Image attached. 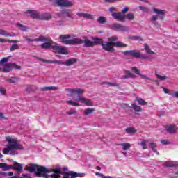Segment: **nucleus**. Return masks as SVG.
<instances>
[{"label":"nucleus","mask_w":178,"mask_h":178,"mask_svg":"<svg viewBox=\"0 0 178 178\" xmlns=\"http://www.w3.org/2000/svg\"><path fill=\"white\" fill-rule=\"evenodd\" d=\"M17 27H19L21 31H29V30H30V28H29V26H26L22 24H17Z\"/></svg>","instance_id":"2f4dec72"},{"label":"nucleus","mask_w":178,"mask_h":178,"mask_svg":"<svg viewBox=\"0 0 178 178\" xmlns=\"http://www.w3.org/2000/svg\"><path fill=\"white\" fill-rule=\"evenodd\" d=\"M171 177L172 178L178 177V171L175 170L172 175H171Z\"/></svg>","instance_id":"8fccbe9b"},{"label":"nucleus","mask_w":178,"mask_h":178,"mask_svg":"<svg viewBox=\"0 0 178 178\" xmlns=\"http://www.w3.org/2000/svg\"><path fill=\"white\" fill-rule=\"evenodd\" d=\"M76 15L79 17H83V19H88L89 20H92V19H94L92 15L86 13H77Z\"/></svg>","instance_id":"a211bd4d"},{"label":"nucleus","mask_w":178,"mask_h":178,"mask_svg":"<svg viewBox=\"0 0 178 178\" xmlns=\"http://www.w3.org/2000/svg\"><path fill=\"white\" fill-rule=\"evenodd\" d=\"M144 49L147 55H149L150 56H152V55H155V52L151 50V48L148 44H147V43L144 44Z\"/></svg>","instance_id":"6ab92c4d"},{"label":"nucleus","mask_w":178,"mask_h":178,"mask_svg":"<svg viewBox=\"0 0 178 178\" xmlns=\"http://www.w3.org/2000/svg\"><path fill=\"white\" fill-rule=\"evenodd\" d=\"M124 73L126 75L121 77V79H130V78L132 79L134 77H136V75L134 74H132L131 72H130V71H129V70H125Z\"/></svg>","instance_id":"393cba45"},{"label":"nucleus","mask_w":178,"mask_h":178,"mask_svg":"<svg viewBox=\"0 0 178 178\" xmlns=\"http://www.w3.org/2000/svg\"><path fill=\"white\" fill-rule=\"evenodd\" d=\"M125 55H128L129 56H134V58H140V59H147V57L140 52V51L137 50H130L125 51L124 52Z\"/></svg>","instance_id":"1a4fd4ad"},{"label":"nucleus","mask_w":178,"mask_h":178,"mask_svg":"<svg viewBox=\"0 0 178 178\" xmlns=\"http://www.w3.org/2000/svg\"><path fill=\"white\" fill-rule=\"evenodd\" d=\"M0 92L2 95H5V92H6V90H5V88H0Z\"/></svg>","instance_id":"5fc2aeb1"},{"label":"nucleus","mask_w":178,"mask_h":178,"mask_svg":"<svg viewBox=\"0 0 178 178\" xmlns=\"http://www.w3.org/2000/svg\"><path fill=\"white\" fill-rule=\"evenodd\" d=\"M52 172L53 174L50 175L51 178H75L84 177L86 176L85 173H78L73 171L63 172L60 166H57L55 169L52 170Z\"/></svg>","instance_id":"20e7f679"},{"label":"nucleus","mask_w":178,"mask_h":178,"mask_svg":"<svg viewBox=\"0 0 178 178\" xmlns=\"http://www.w3.org/2000/svg\"><path fill=\"white\" fill-rule=\"evenodd\" d=\"M6 169H14L17 172H22V170H23V164H20L17 162H15V164L10 166L6 164Z\"/></svg>","instance_id":"4468645a"},{"label":"nucleus","mask_w":178,"mask_h":178,"mask_svg":"<svg viewBox=\"0 0 178 178\" xmlns=\"http://www.w3.org/2000/svg\"><path fill=\"white\" fill-rule=\"evenodd\" d=\"M58 90V87L56 86H45L41 88L42 91H56Z\"/></svg>","instance_id":"b1692460"},{"label":"nucleus","mask_w":178,"mask_h":178,"mask_svg":"<svg viewBox=\"0 0 178 178\" xmlns=\"http://www.w3.org/2000/svg\"><path fill=\"white\" fill-rule=\"evenodd\" d=\"M33 19H38L39 20H49L51 19L52 15L49 13H40L36 10H29L26 12Z\"/></svg>","instance_id":"0eeeda50"},{"label":"nucleus","mask_w":178,"mask_h":178,"mask_svg":"<svg viewBox=\"0 0 178 178\" xmlns=\"http://www.w3.org/2000/svg\"><path fill=\"white\" fill-rule=\"evenodd\" d=\"M76 113H77V111L76 110H72L68 113V115H76Z\"/></svg>","instance_id":"13d9d810"},{"label":"nucleus","mask_w":178,"mask_h":178,"mask_svg":"<svg viewBox=\"0 0 178 178\" xmlns=\"http://www.w3.org/2000/svg\"><path fill=\"white\" fill-rule=\"evenodd\" d=\"M0 35H4V37H13V35L8 33V31L0 29Z\"/></svg>","instance_id":"473e14b6"},{"label":"nucleus","mask_w":178,"mask_h":178,"mask_svg":"<svg viewBox=\"0 0 178 178\" xmlns=\"http://www.w3.org/2000/svg\"><path fill=\"white\" fill-rule=\"evenodd\" d=\"M6 168V164L3 165V163H0V169Z\"/></svg>","instance_id":"338daca9"},{"label":"nucleus","mask_w":178,"mask_h":178,"mask_svg":"<svg viewBox=\"0 0 178 178\" xmlns=\"http://www.w3.org/2000/svg\"><path fill=\"white\" fill-rule=\"evenodd\" d=\"M143 149H147V140H143L141 142Z\"/></svg>","instance_id":"37998d69"},{"label":"nucleus","mask_w":178,"mask_h":178,"mask_svg":"<svg viewBox=\"0 0 178 178\" xmlns=\"http://www.w3.org/2000/svg\"><path fill=\"white\" fill-rule=\"evenodd\" d=\"M121 108H124V109H127V108H129V105L127 104H122Z\"/></svg>","instance_id":"6e6d98bb"},{"label":"nucleus","mask_w":178,"mask_h":178,"mask_svg":"<svg viewBox=\"0 0 178 178\" xmlns=\"http://www.w3.org/2000/svg\"><path fill=\"white\" fill-rule=\"evenodd\" d=\"M161 144H163L164 145H168L169 144H170V141L168 140H163L161 141Z\"/></svg>","instance_id":"49530a36"},{"label":"nucleus","mask_w":178,"mask_h":178,"mask_svg":"<svg viewBox=\"0 0 178 178\" xmlns=\"http://www.w3.org/2000/svg\"><path fill=\"white\" fill-rule=\"evenodd\" d=\"M149 147H150V148H152L153 152H155V154L159 155L158 151H156V144H155L154 143H150Z\"/></svg>","instance_id":"f704fd0d"},{"label":"nucleus","mask_w":178,"mask_h":178,"mask_svg":"<svg viewBox=\"0 0 178 178\" xmlns=\"http://www.w3.org/2000/svg\"><path fill=\"white\" fill-rule=\"evenodd\" d=\"M97 21L100 24H105L106 23V18L105 17H99Z\"/></svg>","instance_id":"c9c22d12"},{"label":"nucleus","mask_w":178,"mask_h":178,"mask_svg":"<svg viewBox=\"0 0 178 178\" xmlns=\"http://www.w3.org/2000/svg\"><path fill=\"white\" fill-rule=\"evenodd\" d=\"M153 12H154V13H156V15H159L160 16H163V15H165V13H166V10H160V9H157L155 8H153Z\"/></svg>","instance_id":"c85d7f7f"},{"label":"nucleus","mask_w":178,"mask_h":178,"mask_svg":"<svg viewBox=\"0 0 178 178\" xmlns=\"http://www.w3.org/2000/svg\"><path fill=\"white\" fill-rule=\"evenodd\" d=\"M134 14L133 13H129L127 15H124V20H129V21H133L134 19Z\"/></svg>","instance_id":"c756f323"},{"label":"nucleus","mask_w":178,"mask_h":178,"mask_svg":"<svg viewBox=\"0 0 178 178\" xmlns=\"http://www.w3.org/2000/svg\"><path fill=\"white\" fill-rule=\"evenodd\" d=\"M67 92L70 94V97H73L74 94H76L78 95L76 98L74 99V101L73 100H68L66 102V104L67 105H70L71 106H81V104H83V105H86V106H93L94 102H92L91 99L84 98L81 97L83 94H84V90L82 88H66L65 89Z\"/></svg>","instance_id":"f257e3e1"},{"label":"nucleus","mask_w":178,"mask_h":178,"mask_svg":"<svg viewBox=\"0 0 178 178\" xmlns=\"http://www.w3.org/2000/svg\"><path fill=\"white\" fill-rule=\"evenodd\" d=\"M132 70L136 73V74H139L142 79H145L146 80H151V79L148 76H145L140 73V70L137 69V67H132Z\"/></svg>","instance_id":"5701e85b"},{"label":"nucleus","mask_w":178,"mask_h":178,"mask_svg":"<svg viewBox=\"0 0 178 178\" xmlns=\"http://www.w3.org/2000/svg\"><path fill=\"white\" fill-rule=\"evenodd\" d=\"M164 165L166 166L167 168H177V166H178V161H165L164 163Z\"/></svg>","instance_id":"aec40b11"},{"label":"nucleus","mask_w":178,"mask_h":178,"mask_svg":"<svg viewBox=\"0 0 178 178\" xmlns=\"http://www.w3.org/2000/svg\"><path fill=\"white\" fill-rule=\"evenodd\" d=\"M49 40L47 41L43 42L44 43L40 45V47L42 49H54V47H55V43L51 40L49 37H46Z\"/></svg>","instance_id":"f8f14e48"},{"label":"nucleus","mask_w":178,"mask_h":178,"mask_svg":"<svg viewBox=\"0 0 178 178\" xmlns=\"http://www.w3.org/2000/svg\"><path fill=\"white\" fill-rule=\"evenodd\" d=\"M0 119H5V114L3 113H0Z\"/></svg>","instance_id":"680f3d73"},{"label":"nucleus","mask_w":178,"mask_h":178,"mask_svg":"<svg viewBox=\"0 0 178 178\" xmlns=\"http://www.w3.org/2000/svg\"><path fill=\"white\" fill-rule=\"evenodd\" d=\"M111 16L118 22H124V15H122L120 12L113 13Z\"/></svg>","instance_id":"dca6fc26"},{"label":"nucleus","mask_w":178,"mask_h":178,"mask_svg":"<svg viewBox=\"0 0 178 178\" xmlns=\"http://www.w3.org/2000/svg\"><path fill=\"white\" fill-rule=\"evenodd\" d=\"M0 175H1V176H3V177H6V176H13V172H10L8 173H6V172H3L0 171Z\"/></svg>","instance_id":"58836bf2"},{"label":"nucleus","mask_w":178,"mask_h":178,"mask_svg":"<svg viewBox=\"0 0 178 178\" xmlns=\"http://www.w3.org/2000/svg\"><path fill=\"white\" fill-rule=\"evenodd\" d=\"M167 133H170V134H175L176 131H177L178 128L176 125H167L165 127Z\"/></svg>","instance_id":"f3484780"},{"label":"nucleus","mask_w":178,"mask_h":178,"mask_svg":"<svg viewBox=\"0 0 178 178\" xmlns=\"http://www.w3.org/2000/svg\"><path fill=\"white\" fill-rule=\"evenodd\" d=\"M9 60L8 57L3 58L0 60V72H3V73H9L12 72V69H21L22 67L15 63H8L5 64Z\"/></svg>","instance_id":"423d86ee"},{"label":"nucleus","mask_w":178,"mask_h":178,"mask_svg":"<svg viewBox=\"0 0 178 178\" xmlns=\"http://www.w3.org/2000/svg\"><path fill=\"white\" fill-rule=\"evenodd\" d=\"M60 40H62V43L65 44V45H76L83 44V47L86 48L92 47L94 46V42L88 40V39L83 40L80 38H72L70 35H60L59 37Z\"/></svg>","instance_id":"7ed1b4c3"},{"label":"nucleus","mask_w":178,"mask_h":178,"mask_svg":"<svg viewBox=\"0 0 178 178\" xmlns=\"http://www.w3.org/2000/svg\"><path fill=\"white\" fill-rule=\"evenodd\" d=\"M92 40H93L94 45H102L104 43V41L101 38H92Z\"/></svg>","instance_id":"cd10ccee"},{"label":"nucleus","mask_w":178,"mask_h":178,"mask_svg":"<svg viewBox=\"0 0 178 178\" xmlns=\"http://www.w3.org/2000/svg\"><path fill=\"white\" fill-rule=\"evenodd\" d=\"M107 84L108 86H111V87H118V86H119L118 83H111V82H108Z\"/></svg>","instance_id":"603ef678"},{"label":"nucleus","mask_w":178,"mask_h":178,"mask_svg":"<svg viewBox=\"0 0 178 178\" xmlns=\"http://www.w3.org/2000/svg\"><path fill=\"white\" fill-rule=\"evenodd\" d=\"M24 40H26V41H28V42H44V41H48V40H49L45 36H40L36 39H31V38H29L28 36H24Z\"/></svg>","instance_id":"ddd939ff"},{"label":"nucleus","mask_w":178,"mask_h":178,"mask_svg":"<svg viewBox=\"0 0 178 178\" xmlns=\"http://www.w3.org/2000/svg\"><path fill=\"white\" fill-rule=\"evenodd\" d=\"M42 62H44L45 63H56L57 65H64L65 61L57 60H47L44 59H40Z\"/></svg>","instance_id":"412c9836"},{"label":"nucleus","mask_w":178,"mask_h":178,"mask_svg":"<svg viewBox=\"0 0 178 178\" xmlns=\"http://www.w3.org/2000/svg\"><path fill=\"white\" fill-rule=\"evenodd\" d=\"M111 29L113 30H115L116 31H127L129 30V27L123 26L120 24H114L111 26Z\"/></svg>","instance_id":"2eb2a0df"},{"label":"nucleus","mask_w":178,"mask_h":178,"mask_svg":"<svg viewBox=\"0 0 178 178\" xmlns=\"http://www.w3.org/2000/svg\"><path fill=\"white\" fill-rule=\"evenodd\" d=\"M77 62V59L76 58H70L64 62L65 66H72V65H74Z\"/></svg>","instance_id":"4be33fe9"},{"label":"nucleus","mask_w":178,"mask_h":178,"mask_svg":"<svg viewBox=\"0 0 178 178\" xmlns=\"http://www.w3.org/2000/svg\"><path fill=\"white\" fill-rule=\"evenodd\" d=\"M163 91L165 94H172V92H169V89L168 88H163Z\"/></svg>","instance_id":"864d4df0"},{"label":"nucleus","mask_w":178,"mask_h":178,"mask_svg":"<svg viewBox=\"0 0 178 178\" xmlns=\"http://www.w3.org/2000/svg\"><path fill=\"white\" fill-rule=\"evenodd\" d=\"M120 145L122 147V151H127L130 149V147H131V145L129 143H120Z\"/></svg>","instance_id":"a878e982"},{"label":"nucleus","mask_w":178,"mask_h":178,"mask_svg":"<svg viewBox=\"0 0 178 178\" xmlns=\"http://www.w3.org/2000/svg\"><path fill=\"white\" fill-rule=\"evenodd\" d=\"M131 105H132V108H133L134 111H135V112H142L143 111V108H141V107H140L137 104L132 103Z\"/></svg>","instance_id":"72a5a7b5"},{"label":"nucleus","mask_w":178,"mask_h":178,"mask_svg":"<svg viewBox=\"0 0 178 178\" xmlns=\"http://www.w3.org/2000/svg\"><path fill=\"white\" fill-rule=\"evenodd\" d=\"M109 12H111V15L112 13H116V8L115 7H111L109 9H108Z\"/></svg>","instance_id":"09e8293b"},{"label":"nucleus","mask_w":178,"mask_h":178,"mask_svg":"<svg viewBox=\"0 0 178 178\" xmlns=\"http://www.w3.org/2000/svg\"><path fill=\"white\" fill-rule=\"evenodd\" d=\"M18 79L16 77H10L7 79L8 83H17Z\"/></svg>","instance_id":"4c0bfd02"},{"label":"nucleus","mask_w":178,"mask_h":178,"mask_svg":"<svg viewBox=\"0 0 178 178\" xmlns=\"http://www.w3.org/2000/svg\"><path fill=\"white\" fill-rule=\"evenodd\" d=\"M7 141L6 147L3 149L4 155H17V151L23 149V146L19 143L16 138L12 136H6Z\"/></svg>","instance_id":"f03ea898"},{"label":"nucleus","mask_w":178,"mask_h":178,"mask_svg":"<svg viewBox=\"0 0 178 178\" xmlns=\"http://www.w3.org/2000/svg\"><path fill=\"white\" fill-rule=\"evenodd\" d=\"M139 9L140 10H143V12H148V8H146V7H143V6H139Z\"/></svg>","instance_id":"3c124183"},{"label":"nucleus","mask_w":178,"mask_h":178,"mask_svg":"<svg viewBox=\"0 0 178 178\" xmlns=\"http://www.w3.org/2000/svg\"><path fill=\"white\" fill-rule=\"evenodd\" d=\"M55 3L60 8H72L73 6V3L69 0H56Z\"/></svg>","instance_id":"9b49d317"},{"label":"nucleus","mask_w":178,"mask_h":178,"mask_svg":"<svg viewBox=\"0 0 178 178\" xmlns=\"http://www.w3.org/2000/svg\"><path fill=\"white\" fill-rule=\"evenodd\" d=\"M7 42H13L14 44H16V42H19V41H17V40H7Z\"/></svg>","instance_id":"0e129e2a"},{"label":"nucleus","mask_w":178,"mask_h":178,"mask_svg":"<svg viewBox=\"0 0 178 178\" xmlns=\"http://www.w3.org/2000/svg\"><path fill=\"white\" fill-rule=\"evenodd\" d=\"M63 171H62V170H61V172H62L63 173H65V172H67V170H68L67 167H65V168L63 169Z\"/></svg>","instance_id":"69168bd1"},{"label":"nucleus","mask_w":178,"mask_h":178,"mask_svg":"<svg viewBox=\"0 0 178 178\" xmlns=\"http://www.w3.org/2000/svg\"><path fill=\"white\" fill-rule=\"evenodd\" d=\"M67 17H70V19H74V14L70 13V14H68Z\"/></svg>","instance_id":"4d7b16f0"},{"label":"nucleus","mask_w":178,"mask_h":178,"mask_svg":"<svg viewBox=\"0 0 178 178\" xmlns=\"http://www.w3.org/2000/svg\"><path fill=\"white\" fill-rule=\"evenodd\" d=\"M108 41H109L110 42H115V41H118V37H116V36H113V37H111V38H108Z\"/></svg>","instance_id":"79ce46f5"},{"label":"nucleus","mask_w":178,"mask_h":178,"mask_svg":"<svg viewBox=\"0 0 178 178\" xmlns=\"http://www.w3.org/2000/svg\"><path fill=\"white\" fill-rule=\"evenodd\" d=\"M96 176H99L100 177H104V174L101 172H95Z\"/></svg>","instance_id":"052dcab7"},{"label":"nucleus","mask_w":178,"mask_h":178,"mask_svg":"<svg viewBox=\"0 0 178 178\" xmlns=\"http://www.w3.org/2000/svg\"><path fill=\"white\" fill-rule=\"evenodd\" d=\"M156 76L157 79H159V80L163 81V80H166L167 79L166 76L159 75V74H156Z\"/></svg>","instance_id":"a19ab883"},{"label":"nucleus","mask_w":178,"mask_h":178,"mask_svg":"<svg viewBox=\"0 0 178 178\" xmlns=\"http://www.w3.org/2000/svg\"><path fill=\"white\" fill-rule=\"evenodd\" d=\"M152 20L153 22H156V20H158V17H156V15H153V16L152 17Z\"/></svg>","instance_id":"bf43d9fd"},{"label":"nucleus","mask_w":178,"mask_h":178,"mask_svg":"<svg viewBox=\"0 0 178 178\" xmlns=\"http://www.w3.org/2000/svg\"><path fill=\"white\" fill-rule=\"evenodd\" d=\"M54 51H56V52H58V54H60V55H67L69 54V51L67 50V48L58 45V43H54V46H53Z\"/></svg>","instance_id":"9d476101"},{"label":"nucleus","mask_w":178,"mask_h":178,"mask_svg":"<svg viewBox=\"0 0 178 178\" xmlns=\"http://www.w3.org/2000/svg\"><path fill=\"white\" fill-rule=\"evenodd\" d=\"M113 47H121L124 48L126 47V44L121 42H103L102 44V49H104V51H106L107 52H113L115 51V49Z\"/></svg>","instance_id":"6e6552de"},{"label":"nucleus","mask_w":178,"mask_h":178,"mask_svg":"<svg viewBox=\"0 0 178 178\" xmlns=\"http://www.w3.org/2000/svg\"><path fill=\"white\" fill-rule=\"evenodd\" d=\"M169 95H172V97H175V98H178V91L177 92H171V93H169Z\"/></svg>","instance_id":"de8ad7c7"},{"label":"nucleus","mask_w":178,"mask_h":178,"mask_svg":"<svg viewBox=\"0 0 178 178\" xmlns=\"http://www.w3.org/2000/svg\"><path fill=\"white\" fill-rule=\"evenodd\" d=\"M0 42H8V40H6L5 39H2L1 38H0Z\"/></svg>","instance_id":"774afa93"},{"label":"nucleus","mask_w":178,"mask_h":178,"mask_svg":"<svg viewBox=\"0 0 178 178\" xmlns=\"http://www.w3.org/2000/svg\"><path fill=\"white\" fill-rule=\"evenodd\" d=\"M53 169H48L44 166L38 165L37 164H29L25 167V170H28L30 173H33V172H35L37 176H42V177H47V173H51Z\"/></svg>","instance_id":"39448f33"},{"label":"nucleus","mask_w":178,"mask_h":178,"mask_svg":"<svg viewBox=\"0 0 178 178\" xmlns=\"http://www.w3.org/2000/svg\"><path fill=\"white\" fill-rule=\"evenodd\" d=\"M125 131L129 134H134L136 133V129H134V127H129L125 129Z\"/></svg>","instance_id":"e433bc0d"},{"label":"nucleus","mask_w":178,"mask_h":178,"mask_svg":"<svg viewBox=\"0 0 178 178\" xmlns=\"http://www.w3.org/2000/svg\"><path fill=\"white\" fill-rule=\"evenodd\" d=\"M136 99L138 102V105H141L142 106L147 105V102H145L144 99L138 97V96H136Z\"/></svg>","instance_id":"7c9ffc66"},{"label":"nucleus","mask_w":178,"mask_h":178,"mask_svg":"<svg viewBox=\"0 0 178 178\" xmlns=\"http://www.w3.org/2000/svg\"><path fill=\"white\" fill-rule=\"evenodd\" d=\"M129 10V8L125 7L124 8L123 10L121 11V13H124V12H127Z\"/></svg>","instance_id":"e2e57ef3"},{"label":"nucleus","mask_w":178,"mask_h":178,"mask_svg":"<svg viewBox=\"0 0 178 178\" xmlns=\"http://www.w3.org/2000/svg\"><path fill=\"white\" fill-rule=\"evenodd\" d=\"M131 40H134V41H141V37L140 36H132Z\"/></svg>","instance_id":"c03bdc74"},{"label":"nucleus","mask_w":178,"mask_h":178,"mask_svg":"<svg viewBox=\"0 0 178 178\" xmlns=\"http://www.w3.org/2000/svg\"><path fill=\"white\" fill-rule=\"evenodd\" d=\"M15 49H19V45L14 44L11 46V47L10 48V51L11 52H13V51H15Z\"/></svg>","instance_id":"ea45409f"},{"label":"nucleus","mask_w":178,"mask_h":178,"mask_svg":"<svg viewBox=\"0 0 178 178\" xmlns=\"http://www.w3.org/2000/svg\"><path fill=\"white\" fill-rule=\"evenodd\" d=\"M94 112H95V109L91 108H86L83 111V115H85V116H88V115H91L92 113H94Z\"/></svg>","instance_id":"bb28decb"},{"label":"nucleus","mask_w":178,"mask_h":178,"mask_svg":"<svg viewBox=\"0 0 178 178\" xmlns=\"http://www.w3.org/2000/svg\"><path fill=\"white\" fill-rule=\"evenodd\" d=\"M63 14L65 15V16L67 17L70 14V10L67 9V10H63Z\"/></svg>","instance_id":"a18cd8bd"}]
</instances>
